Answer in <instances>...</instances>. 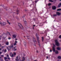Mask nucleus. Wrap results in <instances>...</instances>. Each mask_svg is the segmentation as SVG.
<instances>
[{"instance_id":"f257e3e1","label":"nucleus","mask_w":61,"mask_h":61,"mask_svg":"<svg viewBox=\"0 0 61 61\" xmlns=\"http://www.w3.org/2000/svg\"><path fill=\"white\" fill-rule=\"evenodd\" d=\"M53 47H52V50L54 52H55V53L56 54H58V51H55V45L54 44L53 45Z\"/></svg>"},{"instance_id":"f03ea898","label":"nucleus","mask_w":61,"mask_h":61,"mask_svg":"<svg viewBox=\"0 0 61 61\" xmlns=\"http://www.w3.org/2000/svg\"><path fill=\"white\" fill-rule=\"evenodd\" d=\"M14 47V46L12 45L10 46L9 47H6L7 48V49L8 51H9V50H10V49H11V48H13Z\"/></svg>"},{"instance_id":"7ed1b4c3","label":"nucleus","mask_w":61,"mask_h":61,"mask_svg":"<svg viewBox=\"0 0 61 61\" xmlns=\"http://www.w3.org/2000/svg\"><path fill=\"white\" fill-rule=\"evenodd\" d=\"M18 25L19 26L20 28L21 29H23V26H22V25H21V24H20V23H18Z\"/></svg>"},{"instance_id":"20e7f679","label":"nucleus","mask_w":61,"mask_h":61,"mask_svg":"<svg viewBox=\"0 0 61 61\" xmlns=\"http://www.w3.org/2000/svg\"><path fill=\"white\" fill-rule=\"evenodd\" d=\"M0 24L1 25H6V23L5 22H0Z\"/></svg>"},{"instance_id":"39448f33","label":"nucleus","mask_w":61,"mask_h":61,"mask_svg":"<svg viewBox=\"0 0 61 61\" xmlns=\"http://www.w3.org/2000/svg\"><path fill=\"white\" fill-rule=\"evenodd\" d=\"M55 42L56 43V45L57 46H59V44L58 42V41L57 40H55Z\"/></svg>"},{"instance_id":"423d86ee","label":"nucleus","mask_w":61,"mask_h":61,"mask_svg":"<svg viewBox=\"0 0 61 61\" xmlns=\"http://www.w3.org/2000/svg\"><path fill=\"white\" fill-rule=\"evenodd\" d=\"M57 49L58 50H61V47H57Z\"/></svg>"},{"instance_id":"0eeeda50","label":"nucleus","mask_w":61,"mask_h":61,"mask_svg":"<svg viewBox=\"0 0 61 61\" xmlns=\"http://www.w3.org/2000/svg\"><path fill=\"white\" fill-rule=\"evenodd\" d=\"M16 58L15 59L16 61H19V60L18 59V58H19V57L17 56L16 57Z\"/></svg>"},{"instance_id":"6e6552de","label":"nucleus","mask_w":61,"mask_h":61,"mask_svg":"<svg viewBox=\"0 0 61 61\" xmlns=\"http://www.w3.org/2000/svg\"><path fill=\"white\" fill-rule=\"evenodd\" d=\"M52 9L53 10H55L56 9V7L55 6H53L52 7Z\"/></svg>"},{"instance_id":"1a4fd4ad","label":"nucleus","mask_w":61,"mask_h":61,"mask_svg":"<svg viewBox=\"0 0 61 61\" xmlns=\"http://www.w3.org/2000/svg\"><path fill=\"white\" fill-rule=\"evenodd\" d=\"M56 14L57 15H61V13L58 12H57L56 13Z\"/></svg>"},{"instance_id":"9d476101","label":"nucleus","mask_w":61,"mask_h":61,"mask_svg":"<svg viewBox=\"0 0 61 61\" xmlns=\"http://www.w3.org/2000/svg\"><path fill=\"white\" fill-rule=\"evenodd\" d=\"M10 56L11 57H13V56H14V55L12 54V53H10Z\"/></svg>"},{"instance_id":"9b49d317","label":"nucleus","mask_w":61,"mask_h":61,"mask_svg":"<svg viewBox=\"0 0 61 61\" xmlns=\"http://www.w3.org/2000/svg\"><path fill=\"white\" fill-rule=\"evenodd\" d=\"M25 60V58L24 57H22V60L20 61H24Z\"/></svg>"},{"instance_id":"f8f14e48","label":"nucleus","mask_w":61,"mask_h":61,"mask_svg":"<svg viewBox=\"0 0 61 61\" xmlns=\"http://www.w3.org/2000/svg\"><path fill=\"white\" fill-rule=\"evenodd\" d=\"M16 43H17V41H15V43L14 44V46H15V45H16Z\"/></svg>"},{"instance_id":"ddd939ff","label":"nucleus","mask_w":61,"mask_h":61,"mask_svg":"<svg viewBox=\"0 0 61 61\" xmlns=\"http://www.w3.org/2000/svg\"><path fill=\"white\" fill-rule=\"evenodd\" d=\"M13 36L14 38H15V37H16V35H13Z\"/></svg>"},{"instance_id":"4468645a","label":"nucleus","mask_w":61,"mask_h":61,"mask_svg":"<svg viewBox=\"0 0 61 61\" xmlns=\"http://www.w3.org/2000/svg\"><path fill=\"white\" fill-rule=\"evenodd\" d=\"M4 59H5V61H8V60H7L6 59H7V58L6 57H5L4 58Z\"/></svg>"},{"instance_id":"2eb2a0df","label":"nucleus","mask_w":61,"mask_h":61,"mask_svg":"<svg viewBox=\"0 0 61 61\" xmlns=\"http://www.w3.org/2000/svg\"><path fill=\"white\" fill-rule=\"evenodd\" d=\"M61 6V3H60L58 5V7H60Z\"/></svg>"},{"instance_id":"dca6fc26","label":"nucleus","mask_w":61,"mask_h":61,"mask_svg":"<svg viewBox=\"0 0 61 61\" xmlns=\"http://www.w3.org/2000/svg\"><path fill=\"white\" fill-rule=\"evenodd\" d=\"M9 44V43L8 42H7L6 43V45H8Z\"/></svg>"},{"instance_id":"f3484780","label":"nucleus","mask_w":61,"mask_h":61,"mask_svg":"<svg viewBox=\"0 0 61 61\" xmlns=\"http://www.w3.org/2000/svg\"><path fill=\"white\" fill-rule=\"evenodd\" d=\"M24 45L25 46H26V42H24Z\"/></svg>"},{"instance_id":"a211bd4d","label":"nucleus","mask_w":61,"mask_h":61,"mask_svg":"<svg viewBox=\"0 0 61 61\" xmlns=\"http://www.w3.org/2000/svg\"><path fill=\"white\" fill-rule=\"evenodd\" d=\"M58 58L59 59H61V56H58Z\"/></svg>"},{"instance_id":"6ab92c4d","label":"nucleus","mask_w":61,"mask_h":61,"mask_svg":"<svg viewBox=\"0 0 61 61\" xmlns=\"http://www.w3.org/2000/svg\"><path fill=\"white\" fill-rule=\"evenodd\" d=\"M7 22L8 23V24H9V25H10V23L9 22V21H8L7 20Z\"/></svg>"},{"instance_id":"aec40b11","label":"nucleus","mask_w":61,"mask_h":61,"mask_svg":"<svg viewBox=\"0 0 61 61\" xmlns=\"http://www.w3.org/2000/svg\"><path fill=\"white\" fill-rule=\"evenodd\" d=\"M61 9H58L57 10V11H61Z\"/></svg>"},{"instance_id":"412c9836","label":"nucleus","mask_w":61,"mask_h":61,"mask_svg":"<svg viewBox=\"0 0 61 61\" xmlns=\"http://www.w3.org/2000/svg\"><path fill=\"white\" fill-rule=\"evenodd\" d=\"M16 47H15L14 48V50L15 51L16 50V49L15 48Z\"/></svg>"},{"instance_id":"4be33fe9","label":"nucleus","mask_w":61,"mask_h":61,"mask_svg":"<svg viewBox=\"0 0 61 61\" xmlns=\"http://www.w3.org/2000/svg\"><path fill=\"white\" fill-rule=\"evenodd\" d=\"M48 5H49V6H50V5H51V3H49V4H48Z\"/></svg>"},{"instance_id":"5701e85b","label":"nucleus","mask_w":61,"mask_h":61,"mask_svg":"<svg viewBox=\"0 0 61 61\" xmlns=\"http://www.w3.org/2000/svg\"><path fill=\"white\" fill-rule=\"evenodd\" d=\"M7 33L8 34H9V35L10 36H11V35H10V33L9 32H7Z\"/></svg>"},{"instance_id":"b1692460","label":"nucleus","mask_w":61,"mask_h":61,"mask_svg":"<svg viewBox=\"0 0 61 61\" xmlns=\"http://www.w3.org/2000/svg\"><path fill=\"white\" fill-rule=\"evenodd\" d=\"M49 1H50V2H53V1L52 0H49Z\"/></svg>"},{"instance_id":"393cba45","label":"nucleus","mask_w":61,"mask_h":61,"mask_svg":"<svg viewBox=\"0 0 61 61\" xmlns=\"http://www.w3.org/2000/svg\"><path fill=\"white\" fill-rule=\"evenodd\" d=\"M37 40L39 41V37H37Z\"/></svg>"},{"instance_id":"a878e982","label":"nucleus","mask_w":61,"mask_h":61,"mask_svg":"<svg viewBox=\"0 0 61 61\" xmlns=\"http://www.w3.org/2000/svg\"><path fill=\"white\" fill-rule=\"evenodd\" d=\"M4 52H6V49H5L4 50Z\"/></svg>"},{"instance_id":"bb28decb","label":"nucleus","mask_w":61,"mask_h":61,"mask_svg":"<svg viewBox=\"0 0 61 61\" xmlns=\"http://www.w3.org/2000/svg\"><path fill=\"white\" fill-rule=\"evenodd\" d=\"M42 41H44V38L43 37H42Z\"/></svg>"},{"instance_id":"cd10ccee","label":"nucleus","mask_w":61,"mask_h":61,"mask_svg":"<svg viewBox=\"0 0 61 61\" xmlns=\"http://www.w3.org/2000/svg\"><path fill=\"white\" fill-rule=\"evenodd\" d=\"M56 16V14H54L53 15V16Z\"/></svg>"},{"instance_id":"c85d7f7f","label":"nucleus","mask_w":61,"mask_h":61,"mask_svg":"<svg viewBox=\"0 0 61 61\" xmlns=\"http://www.w3.org/2000/svg\"><path fill=\"white\" fill-rule=\"evenodd\" d=\"M59 38H61V35L59 36Z\"/></svg>"},{"instance_id":"c756f323","label":"nucleus","mask_w":61,"mask_h":61,"mask_svg":"<svg viewBox=\"0 0 61 61\" xmlns=\"http://www.w3.org/2000/svg\"><path fill=\"white\" fill-rule=\"evenodd\" d=\"M14 55H16V53H15V52H14Z\"/></svg>"},{"instance_id":"7c9ffc66","label":"nucleus","mask_w":61,"mask_h":61,"mask_svg":"<svg viewBox=\"0 0 61 61\" xmlns=\"http://www.w3.org/2000/svg\"><path fill=\"white\" fill-rule=\"evenodd\" d=\"M7 57H9V55H8V54H7Z\"/></svg>"},{"instance_id":"2f4dec72","label":"nucleus","mask_w":61,"mask_h":61,"mask_svg":"<svg viewBox=\"0 0 61 61\" xmlns=\"http://www.w3.org/2000/svg\"><path fill=\"white\" fill-rule=\"evenodd\" d=\"M36 26V25H34L33 26V28H34V26Z\"/></svg>"},{"instance_id":"473e14b6","label":"nucleus","mask_w":61,"mask_h":61,"mask_svg":"<svg viewBox=\"0 0 61 61\" xmlns=\"http://www.w3.org/2000/svg\"><path fill=\"white\" fill-rule=\"evenodd\" d=\"M8 58V59H9V60H10V58L9 57Z\"/></svg>"},{"instance_id":"72a5a7b5","label":"nucleus","mask_w":61,"mask_h":61,"mask_svg":"<svg viewBox=\"0 0 61 61\" xmlns=\"http://www.w3.org/2000/svg\"><path fill=\"white\" fill-rule=\"evenodd\" d=\"M50 52H52V50H50Z\"/></svg>"},{"instance_id":"f704fd0d","label":"nucleus","mask_w":61,"mask_h":61,"mask_svg":"<svg viewBox=\"0 0 61 61\" xmlns=\"http://www.w3.org/2000/svg\"><path fill=\"white\" fill-rule=\"evenodd\" d=\"M38 1H35V3H37V2Z\"/></svg>"},{"instance_id":"c9c22d12","label":"nucleus","mask_w":61,"mask_h":61,"mask_svg":"<svg viewBox=\"0 0 61 61\" xmlns=\"http://www.w3.org/2000/svg\"><path fill=\"white\" fill-rule=\"evenodd\" d=\"M46 58L47 59H48V56H47L46 57Z\"/></svg>"},{"instance_id":"e433bc0d","label":"nucleus","mask_w":61,"mask_h":61,"mask_svg":"<svg viewBox=\"0 0 61 61\" xmlns=\"http://www.w3.org/2000/svg\"><path fill=\"white\" fill-rule=\"evenodd\" d=\"M8 39H11V38H8Z\"/></svg>"},{"instance_id":"4c0bfd02","label":"nucleus","mask_w":61,"mask_h":61,"mask_svg":"<svg viewBox=\"0 0 61 61\" xmlns=\"http://www.w3.org/2000/svg\"><path fill=\"white\" fill-rule=\"evenodd\" d=\"M2 57H4V55H1Z\"/></svg>"},{"instance_id":"58836bf2","label":"nucleus","mask_w":61,"mask_h":61,"mask_svg":"<svg viewBox=\"0 0 61 61\" xmlns=\"http://www.w3.org/2000/svg\"><path fill=\"white\" fill-rule=\"evenodd\" d=\"M1 49H2L1 48H0V51H1Z\"/></svg>"},{"instance_id":"ea45409f","label":"nucleus","mask_w":61,"mask_h":61,"mask_svg":"<svg viewBox=\"0 0 61 61\" xmlns=\"http://www.w3.org/2000/svg\"><path fill=\"white\" fill-rule=\"evenodd\" d=\"M15 40H17V39H15Z\"/></svg>"},{"instance_id":"a19ab883","label":"nucleus","mask_w":61,"mask_h":61,"mask_svg":"<svg viewBox=\"0 0 61 61\" xmlns=\"http://www.w3.org/2000/svg\"><path fill=\"white\" fill-rule=\"evenodd\" d=\"M2 54V52H0V54Z\"/></svg>"},{"instance_id":"79ce46f5","label":"nucleus","mask_w":61,"mask_h":61,"mask_svg":"<svg viewBox=\"0 0 61 61\" xmlns=\"http://www.w3.org/2000/svg\"><path fill=\"white\" fill-rule=\"evenodd\" d=\"M2 47L3 48L4 47V46H2Z\"/></svg>"},{"instance_id":"37998d69","label":"nucleus","mask_w":61,"mask_h":61,"mask_svg":"<svg viewBox=\"0 0 61 61\" xmlns=\"http://www.w3.org/2000/svg\"><path fill=\"white\" fill-rule=\"evenodd\" d=\"M0 46H1V44H0Z\"/></svg>"},{"instance_id":"c03bdc74","label":"nucleus","mask_w":61,"mask_h":61,"mask_svg":"<svg viewBox=\"0 0 61 61\" xmlns=\"http://www.w3.org/2000/svg\"><path fill=\"white\" fill-rule=\"evenodd\" d=\"M34 42H36V41H34Z\"/></svg>"},{"instance_id":"a18cd8bd","label":"nucleus","mask_w":61,"mask_h":61,"mask_svg":"<svg viewBox=\"0 0 61 61\" xmlns=\"http://www.w3.org/2000/svg\"><path fill=\"white\" fill-rule=\"evenodd\" d=\"M19 11V10H17V12H18Z\"/></svg>"},{"instance_id":"49530a36","label":"nucleus","mask_w":61,"mask_h":61,"mask_svg":"<svg viewBox=\"0 0 61 61\" xmlns=\"http://www.w3.org/2000/svg\"><path fill=\"white\" fill-rule=\"evenodd\" d=\"M34 39L35 40V39L34 38L33 39V40H34Z\"/></svg>"},{"instance_id":"de8ad7c7","label":"nucleus","mask_w":61,"mask_h":61,"mask_svg":"<svg viewBox=\"0 0 61 61\" xmlns=\"http://www.w3.org/2000/svg\"><path fill=\"white\" fill-rule=\"evenodd\" d=\"M0 20H1V18L0 17Z\"/></svg>"},{"instance_id":"09e8293b","label":"nucleus","mask_w":61,"mask_h":61,"mask_svg":"<svg viewBox=\"0 0 61 61\" xmlns=\"http://www.w3.org/2000/svg\"><path fill=\"white\" fill-rule=\"evenodd\" d=\"M24 56H25V54H24Z\"/></svg>"},{"instance_id":"8fccbe9b","label":"nucleus","mask_w":61,"mask_h":61,"mask_svg":"<svg viewBox=\"0 0 61 61\" xmlns=\"http://www.w3.org/2000/svg\"><path fill=\"white\" fill-rule=\"evenodd\" d=\"M24 37H25V36H24Z\"/></svg>"},{"instance_id":"3c124183","label":"nucleus","mask_w":61,"mask_h":61,"mask_svg":"<svg viewBox=\"0 0 61 61\" xmlns=\"http://www.w3.org/2000/svg\"><path fill=\"white\" fill-rule=\"evenodd\" d=\"M28 37V36H27V37Z\"/></svg>"},{"instance_id":"603ef678","label":"nucleus","mask_w":61,"mask_h":61,"mask_svg":"<svg viewBox=\"0 0 61 61\" xmlns=\"http://www.w3.org/2000/svg\"><path fill=\"white\" fill-rule=\"evenodd\" d=\"M34 61H36V60H35Z\"/></svg>"},{"instance_id":"864d4df0","label":"nucleus","mask_w":61,"mask_h":61,"mask_svg":"<svg viewBox=\"0 0 61 61\" xmlns=\"http://www.w3.org/2000/svg\"><path fill=\"white\" fill-rule=\"evenodd\" d=\"M0 58H1V57H0Z\"/></svg>"},{"instance_id":"5fc2aeb1","label":"nucleus","mask_w":61,"mask_h":61,"mask_svg":"<svg viewBox=\"0 0 61 61\" xmlns=\"http://www.w3.org/2000/svg\"><path fill=\"white\" fill-rule=\"evenodd\" d=\"M60 0V1H61V0Z\"/></svg>"},{"instance_id":"6e6d98bb","label":"nucleus","mask_w":61,"mask_h":61,"mask_svg":"<svg viewBox=\"0 0 61 61\" xmlns=\"http://www.w3.org/2000/svg\"><path fill=\"white\" fill-rule=\"evenodd\" d=\"M37 52H38V51H37Z\"/></svg>"}]
</instances>
